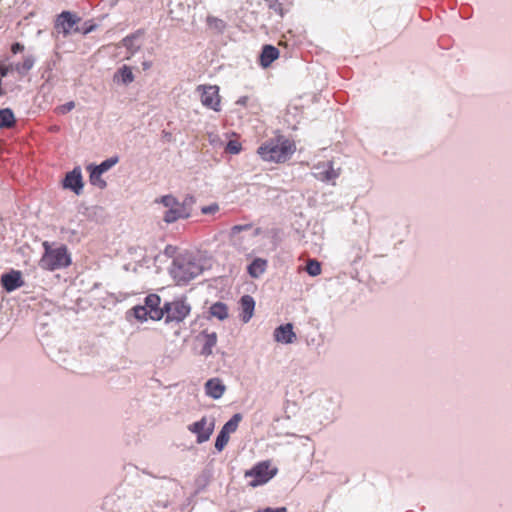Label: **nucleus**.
<instances>
[{
    "label": "nucleus",
    "instance_id": "7",
    "mask_svg": "<svg viewBox=\"0 0 512 512\" xmlns=\"http://www.w3.org/2000/svg\"><path fill=\"white\" fill-rule=\"evenodd\" d=\"M196 91L204 107L215 112L221 110V96L217 85H198Z\"/></svg>",
    "mask_w": 512,
    "mask_h": 512
},
{
    "label": "nucleus",
    "instance_id": "14",
    "mask_svg": "<svg viewBox=\"0 0 512 512\" xmlns=\"http://www.w3.org/2000/svg\"><path fill=\"white\" fill-rule=\"evenodd\" d=\"M1 284L6 291H14L23 285L21 273L19 271H12L4 274L1 278Z\"/></svg>",
    "mask_w": 512,
    "mask_h": 512
},
{
    "label": "nucleus",
    "instance_id": "41",
    "mask_svg": "<svg viewBox=\"0 0 512 512\" xmlns=\"http://www.w3.org/2000/svg\"><path fill=\"white\" fill-rule=\"evenodd\" d=\"M129 40H130V39H129L128 37H126V38L123 40L124 44H125V45H128V44H127V42H128Z\"/></svg>",
    "mask_w": 512,
    "mask_h": 512
},
{
    "label": "nucleus",
    "instance_id": "29",
    "mask_svg": "<svg viewBox=\"0 0 512 512\" xmlns=\"http://www.w3.org/2000/svg\"><path fill=\"white\" fill-rule=\"evenodd\" d=\"M134 316L136 319L140 321H146L147 319H150V313L148 311V308L143 306H135L133 308Z\"/></svg>",
    "mask_w": 512,
    "mask_h": 512
},
{
    "label": "nucleus",
    "instance_id": "30",
    "mask_svg": "<svg viewBox=\"0 0 512 512\" xmlns=\"http://www.w3.org/2000/svg\"><path fill=\"white\" fill-rule=\"evenodd\" d=\"M228 442H229V434H227L221 430L216 438L215 448L218 451H222Z\"/></svg>",
    "mask_w": 512,
    "mask_h": 512
},
{
    "label": "nucleus",
    "instance_id": "38",
    "mask_svg": "<svg viewBox=\"0 0 512 512\" xmlns=\"http://www.w3.org/2000/svg\"><path fill=\"white\" fill-rule=\"evenodd\" d=\"M24 50V46L21 43H14L11 47V51L14 54H17L19 52H22Z\"/></svg>",
    "mask_w": 512,
    "mask_h": 512
},
{
    "label": "nucleus",
    "instance_id": "8",
    "mask_svg": "<svg viewBox=\"0 0 512 512\" xmlns=\"http://www.w3.org/2000/svg\"><path fill=\"white\" fill-rule=\"evenodd\" d=\"M160 202L167 208L163 215V220L166 223H173L189 216L184 205L171 195L161 197Z\"/></svg>",
    "mask_w": 512,
    "mask_h": 512
},
{
    "label": "nucleus",
    "instance_id": "3",
    "mask_svg": "<svg viewBox=\"0 0 512 512\" xmlns=\"http://www.w3.org/2000/svg\"><path fill=\"white\" fill-rule=\"evenodd\" d=\"M42 246L44 248V253L39 262L42 269L54 271L66 268L71 264V257L65 245L52 248L50 244L45 241Z\"/></svg>",
    "mask_w": 512,
    "mask_h": 512
},
{
    "label": "nucleus",
    "instance_id": "26",
    "mask_svg": "<svg viewBox=\"0 0 512 512\" xmlns=\"http://www.w3.org/2000/svg\"><path fill=\"white\" fill-rule=\"evenodd\" d=\"M305 270L310 276H318L322 272L321 263L315 259H309Z\"/></svg>",
    "mask_w": 512,
    "mask_h": 512
},
{
    "label": "nucleus",
    "instance_id": "12",
    "mask_svg": "<svg viewBox=\"0 0 512 512\" xmlns=\"http://www.w3.org/2000/svg\"><path fill=\"white\" fill-rule=\"evenodd\" d=\"M274 339L277 342L291 344L296 340V334L293 331V325L287 323L280 325L274 330Z\"/></svg>",
    "mask_w": 512,
    "mask_h": 512
},
{
    "label": "nucleus",
    "instance_id": "37",
    "mask_svg": "<svg viewBox=\"0 0 512 512\" xmlns=\"http://www.w3.org/2000/svg\"><path fill=\"white\" fill-rule=\"evenodd\" d=\"M9 73V68L0 67V95L2 94V79Z\"/></svg>",
    "mask_w": 512,
    "mask_h": 512
},
{
    "label": "nucleus",
    "instance_id": "31",
    "mask_svg": "<svg viewBox=\"0 0 512 512\" xmlns=\"http://www.w3.org/2000/svg\"><path fill=\"white\" fill-rule=\"evenodd\" d=\"M270 9H272L275 13L280 16L284 15V9L282 3L279 0H266Z\"/></svg>",
    "mask_w": 512,
    "mask_h": 512
},
{
    "label": "nucleus",
    "instance_id": "6",
    "mask_svg": "<svg viewBox=\"0 0 512 512\" xmlns=\"http://www.w3.org/2000/svg\"><path fill=\"white\" fill-rule=\"evenodd\" d=\"M277 469H271L269 461H262L257 463L252 469L245 472L246 478H251L249 482L251 487H257L267 483L276 474Z\"/></svg>",
    "mask_w": 512,
    "mask_h": 512
},
{
    "label": "nucleus",
    "instance_id": "35",
    "mask_svg": "<svg viewBox=\"0 0 512 512\" xmlns=\"http://www.w3.org/2000/svg\"><path fill=\"white\" fill-rule=\"evenodd\" d=\"M74 107H75L74 102L70 101V102L60 106L59 107V112L64 114V113H67V112L71 111Z\"/></svg>",
    "mask_w": 512,
    "mask_h": 512
},
{
    "label": "nucleus",
    "instance_id": "15",
    "mask_svg": "<svg viewBox=\"0 0 512 512\" xmlns=\"http://www.w3.org/2000/svg\"><path fill=\"white\" fill-rule=\"evenodd\" d=\"M226 386L223 384L222 380L219 378H212L209 379L205 383V392L206 394L213 398V399H219L223 396L225 393Z\"/></svg>",
    "mask_w": 512,
    "mask_h": 512
},
{
    "label": "nucleus",
    "instance_id": "5",
    "mask_svg": "<svg viewBox=\"0 0 512 512\" xmlns=\"http://www.w3.org/2000/svg\"><path fill=\"white\" fill-rule=\"evenodd\" d=\"M190 312L191 306L184 297L164 304V316L166 323H180L189 316Z\"/></svg>",
    "mask_w": 512,
    "mask_h": 512
},
{
    "label": "nucleus",
    "instance_id": "23",
    "mask_svg": "<svg viewBox=\"0 0 512 512\" xmlns=\"http://www.w3.org/2000/svg\"><path fill=\"white\" fill-rule=\"evenodd\" d=\"M120 77L124 84H129L134 81V75L132 69L124 65L122 66L115 75V78Z\"/></svg>",
    "mask_w": 512,
    "mask_h": 512
},
{
    "label": "nucleus",
    "instance_id": "36",
    "mask_svg": "<svg viewBox=\"0 0 512 512\" xmlns=\"http://www.w3.org/2000/svg\"><path fill=\"white\" fill-rule=\"evenodd\" d=\"M256 512H288L286 507H278V508H263L258 509Z\"/></svg>",
    "mask_w": 512,
    "mask_h": 512
},
{
    "label": "nucleus",
    "instance_id": "39",
    "mask_svg": "<svg viewBox=\"0 0 512 512\" xmlns=\"http://www.w3.org/2000/svg\"><path fill=\"white\" fill-rule=\"evenodd\" d=\"M247 102H248V97L244 96V97L239 98V100L237 101V104L245 106L247 104Z\"/></svg>",
    "mask_w": 512,
    "mask_h": 512
},
{
    "label": "nucleus",
    "instance_id": "33",
    "mask_svg": "<svg viewBox=\"0 0 512 512\" xmlns=\"http://www.w3.org/2000/svg\"><path fill=\"white\" fill-rule=\"evenodd\" d=\"M252 228L251 224H244V225H234L231 228L230 235L232 237L236 236L238 233L246 230H250Z\"/></svg>",
    "mask_w": 512,
    "mask_h": 512
},
{
    "label": "nucleus",
    "instance_id": "10",
    "mask_svg": "<svg viewBox=\"0 0 512 512\" xmlns=\"http://www.w3.org/2000/svg\"><path fill=\"white\" fill-rule=\"evenodd\" d=\"M161 298L157 294H149L145 297L144 306L148 308L150 319L159 321L164 317V306L160 307Z\"/></svg>",
    "mask_w": 512,
    "mask_h": 512
},
{
    "label": "nucleus",
    "instance_id": "13",
    "mask_svg": "<svg viewBox=\"0 0 512 512\" xmlns=\"http://www.w3.org/2000/svg\"><path fill=\"white\" fill-rule=\"evenodd\" d=\"M255 309V301L252 296L244 295L240 299V318L244 323L250 321L253 317Z\"/></svg>",
    "mask_w": 512,
    "mask_h": 512
},
{
    "label": "nucleus",
    "instance_id": "28",
    "mask_svg": "<svg viewBox=\"0 0 512 512\" xmlns=\"http://www.w3.org/2000/svg\"><path fill=\"white\" fill-rule=\"evenodd\" d=\"M118 162V158H109L103 161L100 165L92 166L94 170L97 171V173L103 174L104 172L108 171L110 168H112L116 163Z\"/></svg>",
    "mask_w": 512,
    "mask_h": 512
},
{
    "label": "nucleus",
    "instance_id": "34",
    "mask_svg": "<svg viewBox=\"0 0 512 512\" xmlns=\"http://www.w3.org/2000/svg\"><path fill=\"white\" fill-rule=\"evenodd\" d=\"M219 211V205L217 203H213L207 206H203L201 208L202 214H214Z\"/></svg>",
    "mask_w": 512,
    "mask_h": 512
},
{
    "label": "nucleus",
    "instance_id": "17",
    "mask_svg": "<svg viewBox=\"0 0 512 512\" xmlns=\"http://www.w3.org/2000/svg\"><path fill=\"white\" fill-rule=\"evenodd\" d=\"M279 54H280L279 50L275 46L264 45L262 48V52L260 54V59H259L260 65L263 68L269 67L273 61L278 59Z\"/></svg>",
    "mask_w": 512,
    "mask_h": 512
},
{
    "label": "nucleus",
    "instance_id": "22",
    "mask_svg": "<svg viewBox=\"0 0 512 512\" xmlns=\"http://www.w3.org/2000/svg\"><path fill=\"white\" fill-rule=\"evenodd\" d=\"M204 339L205 341L202 348V354L208 356L212 354V349L217 343V334L215 332L207 333L204 335Z\"/></svg>",
    "mask_w": 512,
    "mask_h": 512
},
{
    "label": "nucleus",
    "instance_id": "1",
    "mask_svg": "<svg viewBox=\"0 0 512 512\" xmlns=\"http://www.w3.org/2000/svg\"><path fill=\"white\" fill-rule=\"evenodd\" d=\"M295 151V141L279 134L262 143L257 149V154L265 162L285 163Z\"/></svg>",
    "mask_w": 512,
    "mask_h": 512
},
{
    "label": "nucleus",
    "instance_id": "9",
    "mask_svg": "<svg viewBox=\"0 0 512 512\" xmlns=\"http://www.w3.org/2000/svg\"><path fill=\"white\" fill-rule=\"evenodd\" d=\"M214 420L206 416L188 426V430L197 435V442L203 443L209 440L214 430Z\"/></svg>",
    "mask_w": 512,
    "mask_h": 512
},
{
    "label": "nucleus",
    "instance_id": "27",
    "mask_svg": "<svg viewBox=\"0 0 512 512\" xmlns=\"http://www.w3.org/2000/svg\"><path fill=\"white\" fill-rule=\"evenodd\" d=\"M90 171V182L92 185H95L101 189L106 187L105 180L102 179V174L97 173L96 170L92 168V165L87 168Z\"/></svg>",
    "mask_w": 512,
    "mask_h": 512
},
{
    "label": "nucleus",
    "instance_id": "2",
    "mask_svg": "<svg viewBox=\"0 0 512 512\" xmlns=\"http://www.w3.org/2000/svg\"><path fill=\"white\" fill-rule=\"evenodd\" d=\"M202 272L201 266L189 255H179L173 260L170 273L178 285L186 284Z\"/></svg>",
    "mask_w": 512,
    "mask_h": 512
},
{
    "label": "nucleus",
    "instance_id": "19",
    "mask_svg": "<svg viewBox=\"0 0 512 512\" xmlns=\"http://www.w3.org/2000/svg\"><path fill=\"white\" fill-rule=\"evenodd\" d=\"M267 268V261L262 258H256L253 262L248 266V273L253 278H258L262 275Z\"/></svg>",
    "mask_w": 512,
    "mask_h": 512
},
{
    "label": "nucleus",
    "instance_id": "20",
    "mask_svg": "<svg viewBox=\"0 0 512 512\" xmlns=\"http://www.w3.org/2000/svg\"><path fill=\"white\" fill-rule=\"evenodd\" d=\"M15 116L11 109L5 108L0 110V129L11 128L15 125Z\"/></svg>",
    "mask_w": 512,
    "mask_h": 512
},
{
    "label": "nucleus",
    "instance_id": "25",
    "mask_svg": "<svg viewBox=\"0 0 512 512\" xmlns=\"http://www.w3.org/2000/svg\"><path fill=\"white\" fill-rule=\"evenodd\" d=\"M240 421L241 415L235 414L228 422L224 424L221 430L230 435L237 430Z\"/></svg>",
    "mask_w": 512,
    "mask_h": 512
},
{
    "label": "nucleus",
    "instance_id": "18",
    "mask_svg": "<svg viewBox=\"0 0 512 512\" xmlns=\"http://www.w3.org/2000/svg\"><path fill=\"white\" fill-rule=\"evenodd\" d=\"M34 65V58L33 56H25L23 58V61L20 63H17L15 65L7 66L6 68H9V72L16 71L21 75L27 74Z\"/></svg>",
    "mask_w": 512,
    "mask_h": 512
},
{
    "label": "nucleus",
    "instance_id": "24",
    "mask_svg": "<svg viewBox=\"0 0 512 512\" xmlns=\"http://www.w3.org/2000/svg\"><path fill=\"white\" fill-rule=\"evenodd\" d=\"M207 26L217 32H223L226 28V23L215 16H208L206 19Z\"/></svg>",
    "mask_w": 512,
    "mask_h": 512
},
{
    "label": "nucleus",
    "instance_id": "32",
    "mask_svg": "<svg viewBox=\"0 0 512 512\" xmlns=\"http://www.w3.org/2000/svg\"><path fill=\"white\" fill-rule=\"evenodd\" d=\"M226 151L231 154H237L241 151V144L238 141L231 140L226 146Z\"/></svg>",
    "mask_w": 512,
    "mask_h": 512
},
{
    "label": "nucleus",
    "instance_id": "11",
    "mask_svg": "<svg viewBox=\"0 0 512 512\" xmlns=\"http://www.w3.org/2000/svg\"><path fill=\"white\" fill-rule=\"evenodd\" d=\"M63 187L72 190L77 195L81 193L83 188V181L81 171L78 168H75L71 172L67 173L63 180Z\"/></svg>",
    "mask_w": 512,
    "mask_h": 512
},
{
    "label": "nucleus",
    "instance_id": "40",
    "mask_svg": "<svg viewBox=\"0 0 512 512\" xmlns=\"http://www.w3.org/2000/svg\"><path fill=\"white\" fill-rule=\"evenodd\" d=\"M143 66H144V69H148V68H150V63L144 62Z\"/></svg>",
    "mask_w": 512,
    "mask_h": 512
},
{
    "label": "nucleus",
    "instance_id": "4",
    "mask_svg": "<svg viewBox=\"0 0 512 512\" xmlns=\"http://www.w3.org/2000/svg\"><path fill=\"white\" fill-rule=\"evenodd\" d=\"M80 18L75 14L69 11H63L60 15H58L55 22V29L58 33H62L65 37L72 34L82 32L83 34H87L93 30V26L88 28L80 29L78 24L80 22Z\"/></svg>",
    "mask_w": 512,
    "mask_h": 512
},
{
    "label": "nucleus",
    "instance_id": "21",
    "mask_svg": "<svg viewBox=\"0 0 512 512\" xmlns=\"http://www.w3.org/2000/svg\"><path fill=\"white\" fill-rule=\"evenodd\" d=\"M210 314L219 320H224L228 317V307L222 302H216L210 307Z\"/></svg>",
    "mask_w": 512,
    "mask_h": 512
},
{
    "label": "nucleus",
    "instance_id": "16",
    "mask_svg": "<svg viewBox=\"0 0 512 512\" xmlns=\"http://www.w3.org/2000/svg\"><path fill=\"white\" fill-rule=\"evenodd\" d=\"M320 168H322L323 170L316 173L315 176L317 179L321 181H333L340 175V168L335 169L332 162H327L326 164L319 165L318 169Z\"/></svg>",
    "mask_w": 512,
    "mask_h": 512
}]
</instances>
